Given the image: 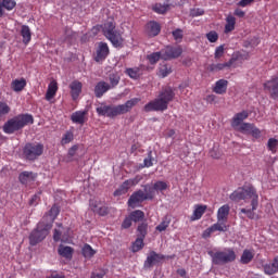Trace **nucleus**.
<instances>
[{
	"mask_svg": "<svg viewBox=\"0 0 278 278\" xmlns=\"http://www.w3.org/2000/svg\"><path fill=\"white\" fill-rule=\"evenodd\" d=\"M166 256L163 254H157L155 251L150 252L146 262L144 268H151V266H155V264H160V262L164 261Z\"/></svg>",
	"mask_w": 278,
	"mask_h": 278,
	"instance_id": "obj_15",
	"label": "nucleus"
},
{
	"mask_svg": "<svg viewBox=\"0 0 278 278\" xmlns=\"http://www.w3.org/2000/svg\"><path fill=\"white\" fill-rule=\"evenodd\" d=\"M244 11H242V9H236L235 10V16H238L239 18H244Z\"/></svg>",
	"mask_w": 278,
	"mask_h": 278,
	"instance_id": "obj_62",
	"label": "nucleus"
},
{
	"mask_svg": "<svg viewBox=\"0 0 278 278\" xmlns=\"http://www.w3.org/2000/svg\"><path fill=\"white\" fill-rule=\"evenodd\" d=\"M170 225V219L168 217H165L159 226H156V231H166L168 229V226Z\"/></svg>",
	"mask_w": 278,
	"mask_h": 278,
	"instance_id": "obj_43",
	"label": "nucleus"
},
{
	"mask_svg": "<svg viewBox=\"0 0 278 278\" xmlns=\"http://www.w3.org/2000/svg\"><path fill=\"white\" fill-rule=\"evenodd\" d=\"M58 253H59V255H61V257H65V260L73 258V248H71L68 245L61 244L58 249Z\"/></svg>",
	"mask_w": 278,
	"mask_h": 278,
	"instance_id": "obj_27",
	"label": "nucleus"
},
{
	"mask_svg": "<svg viewBox=\"0 0 278 278\" xmlns=\"http://www.w3.org/2000/svg\"><path fill=\"white\" fill-rule=\"evenodd\" d=\"M36 177H38V174H35L33 172H22L18 176V179L21 184L24 186H27V184H31V181H36Z\"/></svg>",
	"mask_w": 278,
	"mask_h": 278,
	"instance_id": "obj_21",
	"label": "nucleus"
},
{
	"mask_svg": "<svg viewBox=\"0 0 278 278\" xmlns=\"http://www.w3.org/2000/svg\"><path fill=\"white\" fill-rule=\"evenodd\" d=\"M260 195H257V191L253 187H244L238 188L230 194V201H235L239 203V201H244L245 203H251L252 208H241V214H245L250 218V220H257L260 216L255 214V210L260 205Z\"/></svg>",
	"mask_w": 278,
	"mask_h": 278,
	"instance_id": "obj_1",
	"label": "nucleus"
},
{
	"mask_svg": "<svg viewBox=\"0 0 278 278\" xmlns=\"http://www.w3.org/2000/svg\"><path fill=\"white\" fill-rule=\"evenodd\" d=\"M226 222H218L214 225H212L213 227V231H227V225H225Z\"/></svg>",
	"mask_w": 278,
	"mask_h": 278,
	"instance_id": "obj_49",
	"label": "nucleus"
},
{
	"mask_svg": "<svg viewBox=\"0 0 278 278\" xmlns=\"http://www.w3.org/2000/svg\"><path fill=\"white\" fill-rule=\"evenodd\" d=\"M143 201H147V198L144 197V191H135L128 199V207H131L132 210H135V207H140V203H142Z\"/></svg>",
	"mask_w": 278,
	"mask_h": 278,
	"instance_id": "obj_13",
	"label": "nucleus"
},
{
	"mask_svg": "<svg viewBox=\"0 0 278 278\" xmlns=\"http://www.w3.org/2000/svg\"><path fill=\"white\" fill-rule=\"evenodd\" d=\"M146 31L148 36L155 38V36H159L160 31H162V26H160L157 22H149L146 26Z\"/></svg>",
	"mask_w": 278,
	"mask_h": 278,
	"instance_id": "obj_17",
	"label": "nucleus"
},
{
	"mask_svg": "<svg viewBox=\"0 0 278 278\" xmlns=\"http://www.w3.org/2000/svg\"><path fill=\"white\" fill-rule=\"evenodd\" d=\"M213 260V264L223 265V264H231V262H236V251L231 248H226L223 251H217L215 253L208 252Z\"/></svg>",
	"mask_w": 278,
	"mask_h": 278,
	"instance_id": "obj_7",
	"label": "nucleus"
},
{
	"mask_svg": "<svg viewBox=\"0 0 278 278\" xmlns=\"http://www.w3.org/2000/svg\"><path fill=\"white\" fill-rule=\"evenodd\" d=\"M265 92H268L270 99H278V76H273L263 84Z\"/></svg>",
	"mask_w": 278,
	"mask_h": 278,
	"instance_id": "obj_11",
	"label": "nucleus"
},
{
	"mask_svg": "<svg viewBox=\"0 0 278 278\" xmlns=\"http://www.w3.org/2000/svg\"><path fill=\"white\" fill-rule=\"evenodd\" d=\"M0 114H10V106L5 102L0 103Z\"/></svg>",
	"mask_w": 278,
	"mask_h": 278,
	"instance_id": "obj_53",
	"label": "nucleus"
},
{
	"mask_svg": "<svg viewBox=\"0 0 278 278\" xmlns=\"http://www.w3.org/2000/svg\"><path fill=\"white\" fill-rule=\"evenodd\" d=\"M81 88L83 85L78 80H74L70 84V90L73 101H77V99H79V96L81 94Z\"/></svg>",
	"mask_w": 278,
	"mask_h": 278,
	"instance_id": "obj_18",
	"label": "nucleus"
},
{
	"mask_svg": "<svg viewBox=\"0 0 278 278\" xmlns=\"http://www.w3.org/2000/svg\"><path fill=\"white\" fill-rule=\"evenodd\" d=\"M88 111H76L71 115V121L76 125H84L86 123V115Z\"/></svg>",
	"mask_w": 278,
	"mask_h": 278,
	"instance_id": "obj_22",
	"label": "nucleus"
},
{
	"mask_svg": "<svg viewBox=\"0 0 278 278\" xmlns=\"http://www.w3.org/2000/svg\"><path fill=\"white\" fill-rule=\"evenodd\" d=\"M224 55H225V45H220L216 47L214 52L215 60H220V58H224Z\"/></svg>",
	"mask_w": 278,
	"mask_h": 278,
	"instance_id": "obj_45",
	"label": "nucleus"
},
{
	"mask_svg": "<svg viewBox=\"0 0 278 278\" xmlns=\"http://www.w3.org/2000/svg\"><path fill=\"white\" fill-rule=\"evenodd\" d=\"M214 228L211 226L208 228H206L203 233H202V238H204L206 240V238H211L212 233H214Z\"/></svg>",
	"mask_w": 278,
	"mask_h": 278,
	"instance_id": "obj_54",
	"label": "nucleus"
},
{
	"mask_svg": "<svg viewBox=\"0 0 278 278\" xmlns=\"http://www.w3.org/2000/svg\"><path fill=\"white\" fill-rule=\"evenodd\" d=\"M154 190L155 192H164L168 188V184L166 181L159 180L154 182Z\"/></svg>",
	"mask_w": 278,
	"mask_h": 278,
	"instance_id": "obj_41",
	"label": "nucleus"
},
{
	"mask_svg": "<svg viewBox=\"0 0 278 278\" xmlns=\"http://www.w3.org/2000/svg\"><path fill=\"white\" fill-rule=\"evenodd\" d=\"M90 207L100 216H105V214H108V207L97 204V202L90 201Z\"/></svg>",
	"mask_w": 278,
	"mask_h": 278,
	"instance_id": "obj_35",
	"label": "nucleus"
},
{
	"mask_svg": "<svg viewBox=\"0 0 278 278\" xmlns=\"http://www.w3.org/2000/svg\"><path fill=\"white\" fill-rule=\"evenodd\" d=\"M148 60H149L150 64H157V62H160V60H162V50L148 55Z\"/></svg>",
	"mask_w": 278,
	"mask_h": 278,
	"instance_id": "obj_40",
	"label": "nucleus"
},
{
	"mask_svg": "<svg viewBox=\"0 0 278 278\" xmlns=\"http://www.w3.org/2000/svg\"><path fill=\"white\" fill-rule=\"evenodd\" d=\"M153 11L156 12V14H165L166 12V7L162 4H155L153 7Z\"/></svg>",
	"mask_w": 278,
	"mask_h": 278,
	"instance_id": "obj_52",
	"label": "nucleus"
},
{
	"mask_svg": "<svg viewBox=\"0 0 278 278\" xmlns=\"http://www.w3.org/2000/svg\"><path fill=\"white\" fill-rule=\"evenodd\" d=\"M51 229V224H47L45 220L39 222L37 227L29 235V244L36 247V244L42 242V240L49 236Z\"/></svg>",
	"mask_w": 278,
	"mask_h": 278,
	"instance_id": "obj_6",
	"label": "nucleus"
},
{
	"mask_svg": "<svg viewBox=\"0 0 278 278\" xmlns=\"http://www.w3.org/2000/svg\"><path fill=\"white\" fill-rule=\"evenodd\" d=\"M250 134L253 136V138H260L262 136V131L258 130L257 127L252 126V129L250 130Z\"/></svg>",
	"mask_w": 278,
	"mask_h": 278,
	"instance_id": "obj_58",
	"label": "nucleus"
},
{
	"mask_svg": "<svg viewBox=\"0 0 278 278\" xmlns=\"http://www.w3.org/2000/svg\"><path fill=\"white\" fill-rule=\"evenodd\" d=\"M70 142H73V131L64 134L61 140L62 144H68Z\"/></svg>",
	"mask_w": 278,
	"mask_h": 278,
	"instance_id": "obj_51",
	"label": "nucleus"
},
{
	"mask_svg": "<svg viewBox=\"0 0 278 278\" xmlns=\"http://www.w3.org/2000/svg\"><path fill=\"white\" fill-rule=\"evenodd\" d=\"M83 256L85 260H92L94 255H97V250L92 249V247L86 243L81 249Z\"/></svg>",
	"mask_w": 278,
	"mask_h": 278,
	"instance_id": "obj_30",
	"label": "nucleus"
},
{
	"mask_svg": "<svg viewBox=\"0 0 278 278\" xmlns=\"http://www.w3.org/2000/svg\"><path fill=\"white\" fill-rule=\"evenodd\" d=\"M40 198L38 197V194L33 195V198L29 201V205H38V200Z\"/></svg>",
	"mask_w": 278,
	"mask_h": 278,
	"instance_id": "obj_63",
	"label": "nucleus"
},
{
	"mask_svg": "<svg viewBox=\"0 0 278 278\" xmlns=\"http://www.w3.org/2000/svg\"><path fill=\"white\" fill-rule=\"evenodd\" d=\"M162 60H177V58H181L184 53V48L181 46H165L161 49Z\"/></svg>",
	"mask_w": 278,
	"mask_h": 278,
	"instance_id": "obj_9",
	"label": "nucleus"
},
{
	"mask_svg": "<svg viewBox=\"0 0 278 278\" xmlns=\"http://www.w3.org/2000/svg\"><path fill=\"white\" fill-rule=\"evenodd\" d=\"M103 34L115 49H123L125 39L123 38L121 30L116 29V24L114 22L104 23Z\"/></svg>",
	"mask_w": 278,
	"mask_h": 278,
	"instance_id": "obj_5",
	"label": "nucleus"
},
{
	"mask_svg": "<svg viewBox=\"0 0 278 278\" xmlns=\"http://www.w3.org/2000/svg\"><path fill=\"white\" fill-rule=\"evenodd\" d=\"M105 277V271L92 273L91 278H103Z\"/></svg>",
	"mask_w": 278,
	"mask_h": 278,
	"instance_id": "obj_64",
	"label": "nucleus"
},
{
	"mask_svg": "<svg viewBox=\"0 0 278 278\" xmlns=\"http://www.w3.org/2000/svg\"><path fill=\"white\" fill-rule=\"evenodd\" d=\"M21 36L23 38V43L27 45L28 42H31V29L27 25H22L21 28Z\"/></svg>",
	"mask_w": 278,
	"mask_h": 278,
	"instance_id": "obj_31",
	"label": "nucleus"
},
{
	"mask_svg": "<svg viewBox=\"0 0 278 278\" xmlns=\"http://www.w3.org/2000/svg\"><path fill=\"white\" fill-rule=\"evenodd\" d=\"M255 0H241L237 3L239 8H247V5H251Z\"/></svg>",
	"mask_w": 278,
	"mask_h": 278,
	"instance_id": "obj_59",
	"label": "nucleus"
},
{
	"mask_svg": "<svg viewBox=\"0 0 278 278\" xmlns=\"http://www.w3.org/2000/svg\"><path fill=\"white\" fill-rule=\"evenodd\" d=\"M206 101L207 103H218V97L216 94H208Z\"/></svg>",
	"mask_w": 278,
	"mask_h": 278,
	"instance_id": "obj_60",
	"label": "nucleus"
},
{
	"mask_svg": "<svg viewBox=\"0 0 278 278\" xmlns=\"http://www.w3.org/2000/svg\"><path fill=\"white\" fill-rule=\"evenodd\" d=\"M62 238V231L60 229H54L53 240L54 242H60Z\"/></svg>",
	"mask_w": 278,
	"mask_h": 278,
	"instance_id": "obj_61",
	"label": "nucleus"
},
{
	"mask_svg": "<svg viewBox=\"0 0 278 278\" xmlns=\"http://www.w3.org/2000/svg\"><path fill=\"white\" fill-rule=\"evenodd\" d=\"M205 14V11L203 9H192L191 10V16L197 17V16H203Z\"/></svg>",
	"mask_w": 278,
	"mask_h": 278,
	"instance_id": "obj_56",
	"label": "nucleus"
},
{
	"mask_svg": "<svg viewBox=\"0 0 278 278\" xmlns=\"http://www.w3.org/2000/svg\"><path fill=\"white\" fill-rule=\"evenodd\" d=\"M205 210H207L206 205H197L191 216V220H201L202 216L205 214Z\"/></svg>",
	"mask_w": 278,
	"mask_h": 278,
	"instance_id": "obj_32",
	"label": "nucleus"
},
{
	"mask_svg": "<svg viewBox=\"0 0 278 278\" xmlns=\"http://www.w3.org/2000/svg\"><path fill=\"white\" fill-rule=\"evenodd\" d=\"M253 124H250V123H243L240 125L239 127V130L242 132V134H251V130L253 129Z\"/></svg>",
	"mask_w": 278,
	"mask_h": 278,
	"instance_id": "obj_50",
	"label": "nucleus"
},
{
	"mask_svg": "<svg viewBox=\"0 0 278 278\" xmlns=\"http://www.w3.org/2000/svg\"><path fill=\"white\" fill-rule=\"evenodd\" d=\"M58 94V81L51 80L46 92V101H51Z\"/></svg>",
	"mask_w": 278,
	"mask_h": 278,
	"instance_id": "obj_24",
	"label": "nucleus"
},
{
	"mask_svg": "<svg viewBox=\"0 0 278 278\" xmlns=\"http://www.w3.org/2000/svg\"><path fill=\"white\" fill-rule=\"evenodd\" d=\"M130 219L132 220V223H140L142 220H144V212L140 211V210H136L132 211L130 214Z\"/></svg>",
	"mask_w": 278,
	"mask_h": 278,
	"instance_id": "obj_36",
	"label": "nucleus"
},
{
	"mask_svg": "<svg viewBox=\"0 0 278 278\" xmlns=\"http://www.w3.org/2000/svg\"><path fill=\"white\" fill-rule=\"evenodd\" d=\"M148 229H149V225L147 223H141L137 228L139 238H146Z\"/></svg>",
	"mask_w": 278,
	"mask_h": 278,
	"instance_id": "obj_42",
	"label": "nucleus"
},
{
	"mask_svg": "<svg viewBox=\"0 0 278 278\" xmlns=\"http://www.w3.org/2000/svg\"><path fill=\"white\" fill-rule=\"evenodd\" d=\"M125 73L131 79H138V77H140V72H138V71H126Z\"/></svg>",
	"mask_w": 278,
	"mask_h": 278,
	"instance_id": "obj_57",
	"label": "nucleus"
},
{
	"mask_svg": "<svg viewBox=\"0 0 278 278\" xmlns=\"http://www.w3.org/2000/svg\"><path fill=\"white\" fill-rule=\"evenodd\" d=\"M16 8V0H2L0 1V18H3V14H5L4 10L8 12H12Z\"/></svg>",
	"mask_w": 278,
	"mask_h": 278,
	"instance_id": "obj_19",
	"label": "nucleus"
},
{
	"mask_svg": "<svg viewBox=\"0 0 278 278\" xmlns=\"http://www.w3.org/2000/svg\"><path fill=\"white\" fill-rule=\"evenodd\" d=\"M26 125H34V116L29 114H21L9 119L3 126V131L4 134H14V131L23 129Z\"/></svg>",
	"mask_w": 278,
	"mask_h": 278,
	"instance_id": "obj_4",
	"label": "nucleus"
},
{
	"mask_svg": "<svg viewBox=\"0 0 278 278\" xmlns=\"http://www.w3.org/2000/svg\"><path fill=\"white\" fill-rule=\"evenodd\" d=\"M109 80L111 88H116V85L121 81V75L118 72H113L109 75Z\"/></svg>",
	"mask_w": 278,
	"mask_h": 278,
	"instance_id": "obj_37",
	"label": "nucleus"
},
{
	"mask_svg": "<svg viewBox=\"0 0 278 278\" xmlns=\"http://www.w3.org/2000/svg\"><path fill=\"white\" fill-rule=\"evenodd\" d=\"M233 29H236V18L233 17V15H228L226 17L224 34H231Z\"/></svg>",
	"mask_w": 278,
	"mask_h": 278,
	"instance_id": "obj_29",
	"label": "nucleus"
},
{
	"mask_svg": "<svg viewBox=\"0 0 278 278\" xmlns=\"http://www.w3.org/2000/svg\"><path fill=\"white\" fill-rule=\"evenodd\" d=\"M249 118V112L242 111L240 113H237L232 118V127H239V125L242 124V121H247Z\"/></svg>",
	"mask_w": 278,
	"mask_h": 278,
	"instance_id": "obj_28",
	"label": "nucleus"
},
{
	"mask_svg": "<svg viewBox=\"0 0 278 278\" xmlns=\"http://www.w3.org/2000/svg\"><path fill=\"white\" fill-rule=\"evenodd\" d=\"M253 257H255V252H253V250H244L240 257V262L242 264H251Z\"/></svg>",
	"mask_w": 278,
	"mask_h": 278,
	"instance_id": "obj_33",
	"label": "nucleus"
},
{
	"mask_svg": "<svg viewBox=\"0 0 278 278\" xmlns=\"http://www.w3.org/2000/svg\"><path fill=\"white\" fill-rule=\"evenodd\" d=\"M155 192L156 191H155V187L154 186L153 187L146 186L144 187V191H143L144 197H146V201L153 199L155 197Z\"/></svg>",
	"mask_w": 278,
	"mask_h": 278,
	"instance_id": "obj_38",
	"label": "nucleus"
},
{
	"mask_svg": "<svg viewBox=\"0 0 278 278\" xmlns=\"http://www.w3.org/2000/svg\"><path fill=\"white\" fill-rule=\"evenodd\" d=\"M172 36L174 40H176L177 42H181V40H184V30L181 28H177L172 31Z\"/></svg>",
	"mask_w": 278,
	"mask_h": 278,
	"instance_id": "obj_47",
	"label": "nucleus"
},
{
	"mask_svg": "<svg viewBox=\"0 0 278 278\" xmlns=\"http://www.w3.org/2000/svg\"><path fill=\"white\" fill-rule=\"evenodd\" d=\"M229 205L225 204L217 211V220L218 223H227V218L229 216Z\"/></svg>",
	"mask_w": 278,
	"mask_h": 278,
	"instance_id": "obj_25",
	"label": "nucleus"
},
{
	"mask_svg": "<svg viewBox=\"0 0 278 278\" xmlns=\"http://www.w3.org/2000/svg\"><path fill=\"white\" fill-rule=\"evenodd\" d=\"M140 103V98H132L124 104L110 106V105H102L97 108V113L99 116H108L109 118H114V116H121L123 114H127V112H131L136 105Z\"/></svg>",
	"mask_w": 278,
	"mask_h": 278,
	"instance_id": "obj_3",
	"label": "nucleus"
},
{
	"mask_svg": "<svg viewBox=\"0 0 278 278\" xmlns=\"http://www.w3.org/2000/svg\"><path fill=\"white\" fill-rule=\"evenodd\" d=\"M25 86H27L25 78L15 79L11 84L12 90H14V92H21Z\"/></svg>",
	"mask_w": 278,
	"mask_h": 278,
	"instance_id": "obj_34",
	"label": "nucleus"
},
{
	"mask_svg": "<svg viewBox=\"0 0 278 278\" xmlns=\"http://www.w3.org/2000/svg\"><path fill=\"white\" fill-rule=\"evenodd\" d=\"M229 86V81L226 79H219L215 83L212 90L215 94H227V88Z\"/></svg>",
	"mask_w": 278,
	"mask_h": 278,
	"instance_id": "obj_16",
	"label": "nucleus"
},
{
	"mask_svg": "<svg viewBox=\"0 0 278 278\" xmlns=\"http://www.w3.org/2000/svg\"><path fill=\"white\" fill-rule=\"evenodd\" d=\"M141 179L142 177L137 176L135 178L125 180L124 184L117 190L114 191V197H121V194H127V191L129 190V188H131L132 186H137V184H140Z\"/></svg>",
	"mask_w": 278,
	"mask_h": 278,
	"instance_id": "obj_12",
	"label": "nucleus"
},
{
	"mask_svg": "<svg viewBox=\"0 0 278 278\" xmlns=\"http://www.w3.org/2000/svg\"><path fill=\"white\" fill-rule=\"evenodd\" d=\"M58 214H60V208L56 205H53L50 210V214L45 216L41 220H43L46 225H51V228H53V220H55Z\"/></svg>",
	"mask_w": 278,
	"mask_h": 278,
	"instance_id": "obj_23",
	"label": "nucleus"
},
{
	"mask_svg": "<svg viewBox=\"0 0 278 278\" xmlns=\"http://www.w3.org/2000/svg\"><path fill=\"white\" fill-rule=\"evenodd\" d=\"M173 99H175L173 87H164L159 93V97L146 104L143 110L144 112H164V110H168V103Z\"/></svg>",
	"mask_w": 278,
	"mask_h": 278,
	"instance_id": "obj_2",
	"label": "nucleus"
},
{
	"mask_svg": "<svg viewBox=\"0 0 278 278\" xmlns=\"http://www.w3.org/2000/svg\"><path fill=\"white\" fill-rule=\"evenodd\" d=\"M144 247V238L139 237L132 244V252L138 253Z\"/></svg>",
	"mask_w": 278,
	"mask_h": 278,
	"instance_id": "obj_39",
	"label": "nucleus"
},
{
	"mask_svg": "<svg viewBox=\"0 0 278 278\" xmlns=\"http://www.w3.org/2000/svg\"><path fill=\"white\" fill-rule=\"evenodd\" d=\"M264 273L266 275H275V273H278V256L274 258V262L264 265Z\"/></svg>",
	"mask_w": 278,
	"mask_h": 278,
	"instance_id": "obj_26",
	"label": "nucleus"
},
{
	"mask_svg": "<svg viewBox=\"0 0 278 278\" xmlns=\"http://www.w3.org/2000/svg\"><path fill=\"white\" fill-rule=\"evenodd\" d=\"M153 162H155V159L153 157V152L149 151L148 156L143 160L146 168H151V166H153Z\"/></svg>",
	"mask_w": 278,
	"mask_h": 278,
	"instance_id": "obj_44",
	"label": "nucleus"
},
{
	"mask_svg": "<svg viewBox=\"0 0 278 278\" xmlns=\"http://www.w3.org/2000/svg\"><path fill=\"white\" fill-rule=\"evenodd\" d=\"M206 40H208V42H218V33L216 30H211L208 31L206 35Z\"/></svg>",
	"mask_w": 278,
	"mask_h": 278,
	"instance_id": "obj_46",
	"label": "nucleus"
},
{
	"mask_svg": "<svg viewBox=\"0 0 278 278\" xmlns=\"http://www.w3.org/2000/svg\"><path fill=\"white\" fill-rule=\"evenodd\" d=\"M131 217L128 216L124 219V222L122 223V229H129V227H131Z\"/></svg>",
	"mask_w": 278,
	"mask_h": 278,
	"instance_id": "obj_55",
	"label": "nucleus"
},
{
	"mask_svg": "<svg viewBox=\"0 0 278 278\" xmlns=\"http://www.w3.org/2000/svg\"><path fill=\"white\" fill-rule=\"evenodd\" d=\"M277 146H278V140L275 138H270L267 142V149L271 151V153L277 152Z\"/></svg>",
	"mask_w": 278,
	"mask_h": 278,
	"instance_id": "obj_48",
	"label": "nucleus"
},
{
	"mask_svg": "<svg viewBox=\"0 0 278 278\" xmlns=\"http://www.w3.org/2000/svg\"><path fill=\"white\" fill-rule=\"evenodd\" d=\"M242 62H244V54L238 51L231 55L228 62L218 64L217 68H219L220 71H223V68H236L237 66H240Z\"/></svg>",
	"mask_w": 278,
	"mask_h": 278,
	"instance_id": "obj_10",
	"label": "nucleus"
},
{
	"mask_svg": "<svg viewBox=\"0 0 278 278\" xmlns=\"http://www.w3.org/2000/svg\"><path fill=\"white\" fill-rule=\"evenodd\" d=\"M43 151H45V146H42L41 143H27L24 147L23 153L26 160L34 161V160H38V157L42 155Z\"/></svg>",
	"mask_w": 278,
	"mask_h": 278,
	"instance_id": "obj_8",
	"label": "nucleus"
},
{
	"mask_svg": "<svg viewBox=\"0 0 278 278\" xmlns=\"http://www.w3.org/2000/svg\"><path fill=\"white\" fill-rule=\"evenodd\" d=\"M111 89L112 87L110 86V84L105 81H100L94 87V94L98 99H101V97H103V94H105V92Z\"/></svg>",
	"mask_w": 278,
	"mask_h": 278,
	"instance_id": "obj_20",
	"label": "nucleus"
},
{
	"mask_svg": "<svg viewBox=\"0 0 278 278\" xmlns=\"http://www.w3.org/2000/svg\"><path fill=\"white\" fill-rule=\"evenodd\" d=\"M108 55H110V47L103 41L99 42L96 49L94 60L97 62H103Z\"/></svg>",
	"mask_w": 278,
	"mask_h": 278,
	"instance_id": "obj_14",
	"label": "nucleus"
}]
</instances>
